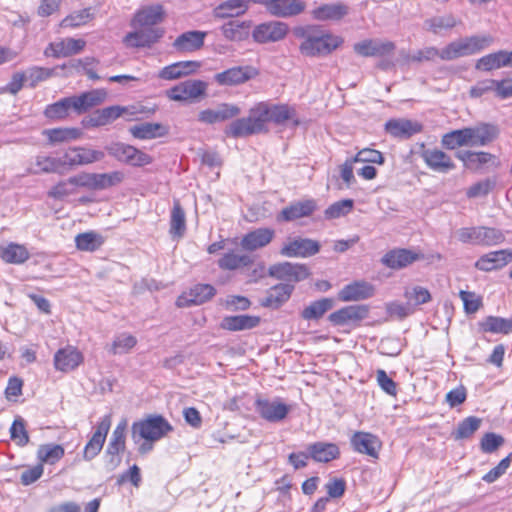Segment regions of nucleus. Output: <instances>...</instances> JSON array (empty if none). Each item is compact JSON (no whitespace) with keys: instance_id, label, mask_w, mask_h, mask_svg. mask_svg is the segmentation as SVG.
<instances>
[{"instance_id":"nucleus-1","label":"nucleus","mask_w":512,"mask_h":512,"mask_svg":"<svg viewBox=\"0 0 512 512\" xmlns=\"http://www.w3.org/2000/svg\"><path fill=\"white\" fill-rule=\"evenodd\" d=\"M295 34L302 39L299 51L306 57L327 56L343 43L340 36L327 33L318 27L301 28Z\"/></svg>"},{"instance_id":"nucleus-2","label":"nucleus","mask_w":512,"mask_h":512,"mask_svg":"<svg viewBox=\"0 0 512 512\" xmlns=\"http://www.w3.org/2000/svg\"><path fill=\"white\" fill-rule=\"evenodd\" d=\"M494 39L490 35H474L460 38L441 49V59L450 61L461 57L474 55L489 47Z\"/></svg>"},{"instance_id":"nucleus-3","label":"nucleus","mask_w":512,"mask_h":512,"mask_svg":"<svg viewBox=\"0 0 512 512\" xmlns=\"http://www.w3.org/2000/svg\"><path fill=\"white\" fill-rule=\"evenodd\" d=\"M173 430L171 424L161 415H150L145 419L134 422L131 428L132 439L135 443L140 440L156 442Z\"/></svg>"},{"instance_id":"nucleus-4","label":"nucleus","mask_w":512,"mask_h":512,"mask_svg":"<svg viewBox=\"0 0 512 512\" xmlns=\"http://www.w3.org/2000/svg\"><path fill=\"white\" fill-rule=\"evenodd\" d=\"M457 239L464 243L477 246H492L504 241L503 233L491 227H463L456 231Z\"/></svg>"},{"instance_id":"nucleus-5","label":"nucleus","mask_w":512,"mask_h":512,"mask_svg":"<svg viewBox=\"0 0 512 512\" xmlns=\"http://www.w3.org/2000/svg\"><path fill=\"white\" fill-rule=\"evenodd\" d=\"M262 119L259 116L256 105L249 110L247 117L232 121L224 130L227 137L244 138L250 135L266 132Z\"/></svg>"},{"instance_id":"nucleus-6","label":"nucleus","mask_w":512,"mask_h":512,"mask_svg":"<svg viewBox=\"0 0 512 512\" xmlns=\"http://www.w3.org/2000/svg\"><path fill=\"white\" fill-rule=\"evenodd\" d=\"M256 413L270 423H277L286 418L290 412V406L279 398L268 399L258 397L254 403Z\"/></svg>"},{"instance_id":"nucleus-7","label":"nucleus","mask_w":512,"mask_h":512,"mask_svg":"<svg viewBox=\"0 0 512 512\" xmlns=\"http://www.w3.org/2000/svg\"><path fill=\"white\" fill-rule=\"evenodd\" d=\"M269 276L285 281L286 283H298L310 276V271L305 264L283 262L271 265L268 269Z\"/></svg>"},{"instance_id":"nucleus-8","label":"nucleus","mask_w":512,"mask_h":512,"mask_svg":"<svg viewBox=\"0 0 512 512\" xmlns=\"http://www.w3.org/2000/svg\"><path fill=\"white\" fill-rule=\"evenodd\" d=\"M108 153L118 161L132 166H145L152 162V157L134 146L114 143L107 148Z\"/></svg>"},{"instance_id":"nucleus-9","label":"nucleus","mask_w":512,"mask_h":512,"mask_svg":"<svg viewBox=\"0 0 512 512\" xmlns=\"http://www.w3.org/2000/svg\"><path fill=\"white\" fill-rule=\"evenodd\" d=\"M320 250L318 241L295 237L290 238L285 242L280 250V254L289 258H307L317 254Z\"/></svg>"},{"instance_id":"nucleus-10","label":"nucleus","mask_w":512,"mask_h":512,"mask_svg":"<svg viewBox=\"0 0 512 512\" xmlns=\"http://www.w3.org/2000/svg\"><path fill=\"white\" fill-rule=\"evenodd\" d=\"M207 84L201 80H186L167 91L173 101H195L205 95Z\"/></svg>"},{"instance_id":"nucleus-11","label":"nucleus","mask_w":512,"mask_h":512,"mask_svg":"<svg viewBox=\"0 0 512 512\" xmlns=\"http://www.w3.org/2000/svg\"><path fill=\"white\" fill-rule=\"evenodd\" d=\"M289 31L286 23L280 21H269L257 25L253 32L252 37L257 43L278 42L283 40Z\"/></svg>"},{"instance_id":"nucleus-12","label":"nucleus","mask_w":512,"mask_h":512,"mask_svg":"<svg viewBox=\"0 0 512 512\" xmlns=\"http://www.w3.org/2000/svg\"><path fill=\"white\" fill-rule=\"evenodd\" d=\"M252 3L264 5L266 10L276 17H291L305 9L302 0H252Z\"/></svg>"},{"instance_id":"nucleus-13","label":"nucleus","mask_w":512,"mask_h":512,"mask_svg":"<svg viewBox=\"0 0 512 512\" xmlns=\"http://www.w3.org/2000/svg\"><path fill=\"white\" fill-rule=\"evenodd\" d=\"M258 75V70L250 65L235 66L214 76L215 81L222 86L243 84Z\"/></svg>"},{"instance_id":"nucleus-14","label":"nucleus","mask_w":512,"mask_h":512,"mask_svg":"<svg viewBox=\"0 0 512 512\" xmlns=\"http://www.w3.org/2000/svg\"><path fill=\"white\" fill-rule=\"evenodd\" d=\"M256 108L258 110L260 118L262 119L264 128H266V124L268 122H274L275 124H283L287 120L293 118L294 116V109L290 108L288 105L285 104L275 105L260 102L256 104Z\"/></svg>"},{"instance_id":"nucleus-15","label":"nucleus","mask_w":512,"mask_h":512,"mask_svg":"<svg viewBox=\"0 0 512 512\" xmlns=\"http://www.w3.org/2000/svg\"><path fill=\"white\" fill-rule=\"evenodd\" d=\"M353 50L362 57H382L391 54L395 50V44L378 38L365 39L355 43Z\"/></svg>"},{"instance_id":"nucleus-16","label":"nucleus","mask_w":512,"mask_h":512,"mask_svg":"<svg viewBox=\"0 0 512 512\" xmlns=\"http://www.w3.org/2000/svg\"><path fill=\"white\" fill-rule=\"evenodd\" d=\"M111 426L109 415L104 416L98 423L95 432L84 447L83 458L86 461L94 459L102 450Z\"/></svg>"},{"instance_id":"nucleus-17","label":"nucleus","mask_w":512,"mask_h":512,"mask_svg":"<svg viewBox=\"0 0 512 512\" xmlns=\"http://www.w3.org/2000/svg\"><path fill=\"white\" fill-rule=\"evenodd\" d=\"M104 156L102 151L78 146L69 148L64 153L61 163L62 165L81 166L101 161Z\"/></svg>"},{"instance_id":"nucleus-18","label":"nucleus","mask_w":512,"mask_h":512,"mask_svg":"<svg viewBox=\"0 0 512 512\" xmlns=\"http://www.w3.org/2000/svg\"><path fill=\"white\" fill-rule=\"evenodd\" d=\"M468 146H486L499 135L497 126L489 123H480L473 127H465Z\"/></svg>"},{"instance_id":"nucleus-19","label":"nucleus","mask_w":512,"mask_h":512,"mask_svg":"<svg viewBox=\"0 0 512 512\" xmlns=\"http://www.w3.org/2000/svg\"><path fill=\"white\" fill-rule=\"evenodd\" d=\"M368 315V308L364 305H350L341 308L328 317L335 326L357 325Z\"/></svg>"},{"instance_id":"nucleus-20","label":"nucleus","mask_w":512,"mask_h":512,"mask_svg":"<svg viewBox=\"0 0 512 512\" xmlns=\"http://www.w3.org/2000/svg\"><path fill=\"white\" fill-rule=\"evenodd\" d=\"M294 285L290 283H279L266 290L265 296L260 299V305L269 309H279L291 297Z\"/></svg>"},{"instance_id":"nucleus-21","label":"nucleus","mask_w":512,"mask_h":512,"mask_svg":"<svg viewBox=\"0 0 512 512\" xmlns=\"http://www.w3.org/2000/svg\"><path fill=\"white\" fill-rule=\"evenodd\" d=\"M216 293L215 288L210 284H197L189 292H184L176 301L180 308L201 305L211 299Z\"/></svg>"},{"instance_id":"nucleus-22","label":"nucleus","mask_w":512,"mask_h":512,"mask_svg":"<svg viewBox=\"0 0 512 512\" xmlns=\"http://www.w3.org/2000/svg\"><path fill=\"white\" fill-rule=\"evenodd\" d=\"M83 360V354L76 347L68 345L55 353L54 367L57 371L67 373L75 370Z\"/></svg>"},{"instance_id":"nucleus-23","label":"nucleus","mask_w":512,"mask_h":512,"mask_svg":"<svg viewBox=\"0 0 512 512\" xmlns=\"http://www.w3.org/2000/svg\"><path fill=\"white\" fill-rule=\"evenodd\" d=\"M241 113V109L230 103H222L215 109L202 110L198 114V120L205 124H215L217 122H223L238 116Z\"/></svg>"},{"instance_id":"nucleus-24","label":"nucleus","mask_w":512,"mask_h":512,"mask_svg":"<svg viewBox=\"0 0 512 512\" xmlns=\"http://www.w3.org/2000/svg\"><path fill=\"white\" fill-rule=\"evenodd\" d=\"M164 14L165 12L162 5L157 4L143 7L135 14L131 21V26L133 28L152 29V26L163 21Z\"/></svg>"},{"instance_id":"nucleus-25","label":"nucleus","mask_w":512,"mask_h":512,"mask_svg":"<svg viewBox=\"0 0 512 512\" xmlns=\"http://www.w3.org/2000/svg\"><path fill=\"white\" fill-rule=\"evenodd\" d=\"M351 445L355 451L378 458L381 442L377 436L363 431L355 432L351 437Z\"/></svg>"},{"instance_id":"nucleus-26","label":"nucleus","mask_w":512,"mask_h":512,"mask_svg":"<svg viewBox=\"0 0 512 512\" xmlns=\"http://www.w3.org/2000/svg\"><path fill=\"white\" fill-rule=\"evenodd\" d=\"M421 157L428 168L438 173H448L455 168L452 158L436 148L423 150Z\"/></svg>"},{"instance_id":"nucleus-27","label":"nucleus","mask_w":512,"mask_h":512,"mask_svg":"<svg viewBox=\"0 0 512 512\" xmlns=\"http://www.w3.org/2000/svg\"><path fill=\"white\" fill-rule=\"evenodd\" d=\"M375 293L374 286L366 281H355L344 286L339 294L338 298L341 301H360L372 297Z\"/></svg>"},{"instance_id":"nucleus-28","label":"nucleus","mask_w":512,"mask_h":512,"mask_svg":"<svg viewBox=\"0 0 512 512\" xmlns=\"http://www.w3.org/2000/svg\"><path fill=\"white\" fill-rule=\"evenodd\" d=\"M512 260V251L498 250L482 255L475 263V267L481 271H493L501 269Z\"/></svg>"},{"instance_id":"nucleus-29","label":"nucleus","mask_w":512,"mask_h":512,"mask_svg":"<svg viewBox=\"0 0 512 512\" xmlns=\"http://www.w3.org/2000/svg\"><path fill=\"white\" fill-rule=\"evenodd\" d=\"M86 45L82 39L65 38L57 42H53L45 50L46 55H51L56 58L69 57L81 52Z\"/></svg>"},{"instance_id":"nucleus-30","label":"nucleus","mask_w":512,"mask_h":512,"mask_svg":"<svg viewBox=\"0 0 512 512\" xmlns=\"http://www.w3.org/2000/svg\"><path fill=\"white\" fill-rule=\"evenodd\" d=\"M275 231L272 228L255 229L241 239V247L247 251H255L267 246L274 238Z\"/></svg>"},{"instance_id":"nucleus-31","label":"nucleus","mask_w":512,"mask_h":512,"mask_svg":"<svg viewBox=\"0 0 512 512\" xmlns=\"http://www.w3.org/2000/svg\"><path fill=\"white\" fill-rule=\"evenodd\" d=\"M106 97V92L102 90H92L82 93L79 96L70 97L72 111L77 114H83L92 107L101 104Z\"/></svg>"},{"instance_id":"nucleus-32","label":"nucleus","mask_w":512,"mask_h":512,"mask_svg":"<svg viewBox=\"0 0 512 512\" xmlns=\"http://www.w3.org/2000/svg\"><path fill=\"white\" fill-rule=\"evenodd\" d=\"M316 209V202L313 199H306L291 203L285 207L278 216L279 221H293L302 217L310 216Z\"/></svg>"},{"instance_id":"nucleus-33","label":"nucleus","mask_w":512,"mask_h":512,"mask_svg":"<svg viewBox=\"0 0 512 512\" xmlns=\"http://www.w3.org/2000/svg\"><path fill=\"white\" fill-rule=\"evenodd\" d=\"M422 126L408 119H391L386 122L387 133L395 138L407 139L421 131Z\"/></svg>"},{"instance_id":"nucleus-34","label":"nucleus","mask_w":512,"mask_h":512,"mask_svg":"<svg viewBox=\"0 0 512 512\" xmlns=\"http://www.w3.org/2000/svg\"><path fill=\"white\" fill-rule=\"evenodd\" d=\"M418 259L419 255L411 250L395 249L384 255L382 263L392 269H401L412 264Z\"/></svg>"},{"instance_id":"nucleus-35","label":"nucleus","mask_w":512,"mask_h":512,"mask_svg":"<svg viewBox=\"0 0 512 512\" xmlns=\"http://www.w3.org/2000/svg\"><path fill=\"white\" fill-rule=\"evenodd\" d=\"M206 32L203 31H188L179 35L173 47L180 52H192L200 49L204 44Z\"/></svg>"},{"instance_id":"nucleus-36","label":"nucleus","mask_w":512,"mask_h":512,"mask_svg":"<svg viewBox=\"0 0 512 512\" xmlns=\"http://www.w3.org/2000/svg\"><path fill=\"white\" fill-rule=\"evenodd\" d=\"M135 31L128 33L124 42L130 47H146L156 42L161 37L157 29L134 28Z\"/></svg>"},{"instance_id":"nucleus-37","label":"nucleus","mask_w":512,"mask_h":512,"mask_svg":"<svg viewBox=\"0 0 512 512\" xmlns=\"http://www.w3.org/2000/svg\"><path fill=\"white\" fill-rule=\"evenodd\" d=\"M311 14L314 19L319 21H337L348 14V7L341 2L323 4L312 10Z\"/></svg>"},{"instance_id":"nucleus-38","label":"nucleus","mask_w":512,"mask_h":512,"mask_svg":"<svg viewBox=\"0 0 512 512\" xmlns=\"http://www.w3.org/2000/svg\"><path fill=\"white\" fill-rule=\"evenodd\" d=\"M200 67L196 61H180L162 68L158 74L164 80H174L186 76Z\"/></svg>"},{"instance_id":"nucleus-39","label":"nucleus","mask_w":512,"mask_h":512,"mask_svg":"<svg viewBox=\"0 0 512 512\" xmlns=\"http://www.w3.org/2000/svg\"><path fill=\"white\" fill-rule=\"evenodd\" d=\"M250 3L252 0H227L215 7L214 15L221 19L238 17L248 10Z\"/></svg>"},{"instance_id":"nucleus-40","label":"nucleus","mask_w":512,"mask_h":512,"mask_svg":"<svg viewBox=\"0 0 512 512\" xmlns=\"http://www.w3.org/2000/svg\"><path fill=\"white\" fill-rule=\"evenodd\" d=\"M260 323L258 316L236 315L223 318L221 327L229 331H242L252 329Z\"/></svg>"},{"instance_id":"nucleus-41","label":"nucleus","mask_w":512,"mask_h":512,"mask_svg":"<svg viewBox=\"0 0 512 512\" xmlns=\"http://www.w3.org/2000/svg\"><path fill=\"white\" fill-rule=\"evenodd\" d=\"M131 135L137 139L147 140L162 137L167 134L166 127L159 123H141L129 128Z\"/></svg>"},{"instance_id":"nucleus-42","label":"nucleus","mask_w":512,"mask_h":512,"mask_svg":"<svg viewBox=\"0 0 512 512\" xmlns=\"http://www.w3.org/2000/svg\"><path fill=\"white\" fill-rule=\"evenodd\" d=\"M456 157L469 169H479L496 159L494 155L483 151H459L456 153Z\"/></svg>"},{"instance_id":"nucleus-43","label":"nucleus","mask_w":512,"mask_h":512,"mask_svg":"<svg viewBox=\"0 0 512 512\" xmlns=\"http://www.w3.org/2000/svg\"><path fill=\"white\" fill-rule=\"evenodd\" d=\"M310 456L317 462H329L338 458L340 451L336 444L317 442L308 447Z\"/></svg>"},{"instance_id":"nucleus-44","label":"nucleus","mask_w":512,"mask_h":512,"mask_svg":"<svg viewBox=\"0 0 512 512\" xmlns=\"http://www.w3.org/2000/svg\"><path fill=\"white\" fill-rule=\"evenodd\" d=\"M0 258L6 263L22 264L29 258V252L23 245L9 243L0 245Z\"/></svg>"},{"instance_id":"nucleus-45","label":"nucleus","mask_w":512,"mask_h":512,"mask_svg":"<svg viewBox=\"0 0 512 512\" xmlns=\"http://www.w3.org/2000/svg\"><path fill=\"white\" fill-rule=\"evenodd\" d=\"M61 165L62 163L60 159L45 155H38L35 157L34 161L30 163V166L27 168V172L33 175L41 173H55Z\"/></svg>"},{"instance_id":"nucleus-46","label":"nucleus","mask_w":512,"mask_h":512,"mask_svg":"<svg viewBox=\"0 0 512 512\" xmlns=\"http://www.w3.org/2000/svg\"><path fill=\"white\" fill-rule=\"evenodd\" d=\"M121 106H110L98 109L92 113L89 118V124L93 127H100L110 124L121 117Z\"/></svg>"},{"instance_id":"nucleus-47","label":"nucleus","mask_w":512,"mask_h":512,"mask_svg":"<svg viewBox=\"0 0 512 512\" xmlns=\"http://www.w3.org/2000/svg\"><path fill=\"white\" fill-rule=\"evenodd\" d=\"M253 262L252 258L247 254H238L233 251L225 253L218 260V266L223 270H236L247 267Z\"/></svg>"},{"instance_id":"nucleus-48","label":"nucleus","mask_w":512,"mask_h":512,"mask_svg":"<svg viewBox=\"0 0 512 512\" xmlns=\"http://www.w3.org/2000/svg\"><path fill=\"white\" fill-rule=\"evenodd\" d=\"M332 307V299L322 298L320 300L311 302L307 307H305L301 312V317L304 320H318Z\"/></svg>"},{"instance_id":"nucleus-49","label":"nucleus","mask_w":512,"mask_h":512,"mask_svg":"<svg viewBox=\"0 0 512 512\" xmlns=\"http://www.w3.org/2000/svg\"><path fill=\"white\" fill-rule=\"evenodd\" d=\"M186 231L185 212L178 201L174 202L170 216V234L173 237H182Z\"/></svg>"},{"instance_id":"nucleus-50","label":"nucleus","mask_w":512,"mask_h":512,"mask_svg":"<svg viewBox=\"0 0 512 512\" xmlns=\"http://www.w3.org/2000/svg\"><path fill=\"white\" fill-rule=\"evenodd\" d=\"M506 51L500 50L495 53L487 54L481 57L476 63V69L482 71H491L506 66Z\"/></svg>"},{"instance_id":"nucleus-51","label":"nucleus","mask_w":512,"mask_h":512,"mask_svg":"<svg viewBox=\"0 0 512 512\" xmlns=\"http://www.w3.org/2000/svg\"><path fill=\"white\" fill-rule=\"evenodd\" d=\"M50 143H63L79 139L81 131L78 128H54L43 131Z\"/></svg>"},{"instance_id":"nucleus-52","label":"nucleus","mask_w":512,"mask_h":512,"mask_svg":"<svg viewBox=\"0 0 512 512\" xmlns=\"http://www.w3.org/2000/svg\"><path fill=\"white\" fill-rule=\"evenodd\" d=\"M75 243L79 250L95 251L103 244V238L100 234L90 231L78 234Z\"/></svg>"},{"instance_id":"nucleus-53","label":"nucleus","mask_w":512,"mask_h":512,"mask_svg":"<svg viewBox=\"0 0 512 512\" xmlns=\"http://www.w3.org/2000/svg\"><path fill=\"white\" fill-rule=\"evenodd\" d=\"M64 448L59 444H44L38 448L37 457L41 462L54 464L64 456Z\"/></svg>"},{"instance_id":"nucleus-54","label":"nucleus","mask_w":512,"mask_h":512,"mask_svg":"<svg viewBox=\"0 0 512 512\" xmlns=\"http://www.w3.org/2000/svg\"><path fill=\"white\" fill-rule=\"evenodd\" d=\"M483 330L492 333L508 334L512 332V317L510 319L489 316L482 323Z\"/></svg>"},{"instance_id":"nucleus-55","label":"nucleus","mask_w":512,"mask_h":512,"mask_svg":"<svg viewBox=\"0 0 512 512\" xmlns=\"http://www.w3.org/2000/svg\"><path fill=\"white\" fill-rule=\"evenodd\" d=\"M137 344V339L128 333H121L117 335L110 348L109 352L112 354H126Z\"/></svg>"},{"instance_id":"nucleus-56","label":"nucleus","mask_w":512,"mask_h":512,"mask_svg":"<svg viewBox=\"0 0 512 512\" xmlns=\"http://www.w3.org/2000/svg\"><path fill=\"white\" fill-rule=\"evenodd\" d=\"M441 144L443 147L449 150H454L462 146H468L465 128L445 133L441 138Z\"/></svg>"},{"instance_id":"nucleus-57","label":"nucleus","mask_w":512,"mask_h":512,"mask_svg":"<svg viewBox=\"0 0 512 512\" xmlns=\"http://www.w3.org/2000/svg\"><path fill=\"white\" fill-rule=\"evenodd\" d=\"M127 428V420H121L112 432L106 449L110 451L123 452L125 449V433Z\"/></svg>"},{"instance_id":"nucleus-58","label":"nucleus","mask_w":512,"mask_h":512,"mask_svg":"<svg viewBox=\"0 0 512 512\" xmlns=\"http://www.w3.org/2000/svg\"><path fill=\"white\" fill-rule=\"evenodd\" d=\"M124 180V173L113 171L109 173H96L95 190H104L120 184Z\"/></svg>"},{"instance_id":"nucleus-59","label":"nucleus","mask_w":512,"mask_h":512,"mask_svg":"<svg viewBox=\"0 0 512 512\" xmlns=\"http://www.w3.org/2000/svg\"><path fill=\"white\" fill-rule=\"evenodd\" d=\"M72 111L70 97L63 98L58 102L48 105L45 109V115L50 119H63Z\"/></svg>"},{"instance_id":"nucleus-60","label":"nucleus","mask_w":512,"mask_h":512,"mask_svg":"<svg viewBox=\"0 0 512 512\" xmlns=\"http://www.w3.org/2000/svg\"><path fill=\"white\" fill-rule=\"evenodd\" d=\"M481 419L470 416L465 418L458 424V427L454 433L455 439H465L472 436L480 427Z\"/></svg>"},{"instance_id":"nucleus-61","label":"nucleus","mask_w":512,"mask_h":512,"mask_svg":"<svg viewBox=\"0 0 512 512\" xmlns=\"http://www.w3.org/2000/svg\"><path fill=\"white\" fill-rule=\"evenodd\" d=\"M404 297L408 304L417 306L428 303L431 300L430 292L421 286H414L405 290Z\"/></svg>"},{"instance_id":"nucleus-62","label":"nucleus","mask_w":512,"mask_h":512,"mask_svg":"<svg viewBox=\"0 0 512 512\" xmlns=\"http://www.w3.org/2000/svg\"><path fill=\"white\" fill-rule=\"evenodd\" d=\"M351 199H344L331 204L324 212L326 219H337L347 215L353 208Z\"/></svg>"},{"instance_id":"nucleus-63","label":"nucleus","mask_w":512,"mask_h":512,"mask_svg":"<svg viewBox=\"0 0 512 512\" xmlns=\"http://www.w3.org/2000/svg\"><path fill=\"white\" fill-rule=\"evenodd\" d=\"M92 17L90 8H86L68 15L62 20L61 25L62 27H79L86 24Z\"/></svg>"},{"instance_id":"nucleus-64","label":"nucleus","mask_w":512,"mask_h":512,"mask_svg":"<svg viewBox=\"0 0 512 512\" xmlns=\"http://www.w3.org/2000/svg\"><path fill=\"white\" fill-rule=\"evenodd\" d=\"M427 29L435 34H438L443 29L453 28L456 25V20L451 15L438 16L428 19L425 22Z\"/></svg>"}]
</instances>
